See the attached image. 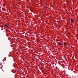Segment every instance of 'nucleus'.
I'll list each match as a JSON object with an SVG mask.
<instances>
[{"mask_svg": "<svg viewBox=\"0 0 78 78\" xmlns=\"http://www.w3.org/2000/svg\"><path fill=\"white\" fill-rule=\"evenodd\" d=\"M71 22H74V20H73L72 19H71Z\"/></svg>", "mask_w": 78, "mask_h": 78, "instance_id": "obj_1", "label": "nucleus"}, {"mask_svg": "<svg viewBox=\"0 0 78 78\" xmlns=\"http://www.w3.org/2000/svg\"><path fill=\"white\" fill-rule=\"evenodd\" d=\"M62 44L61 43H58V45H61Z\"/></svg>", "mask_w": 78, "mask_h": 78, "instance_id": "obj_2", "label": "nucleus"}, {"mask_svg": "<svg viewBox=\"0 0 78 78\" xmlns=\"http://www.w3.org/2000/svg\"><path fill=\"white\" fill-rule=\"evenodd\" d=\"M4 26L6 27H8V26L6 24H4Z\"/></svg>", "mask_w": 78, "mask_h": 78, "instance_id": "obj_3", "label": "nucleus"}, {"mask_svg": "<svg viewBox=\"0 0 78 78\" xmlns=\"http://www.w3.org/2000/svg\"><path fill=\"white\" fill-rule=\"evenodd\" d=\"M63 45L64 46H65V45H66V43H64Z\"/></svg>", "mask_w": 78, "mask_h": 78, "instance_id": "obj_4", "label": "nucleus"}]
</instances>
